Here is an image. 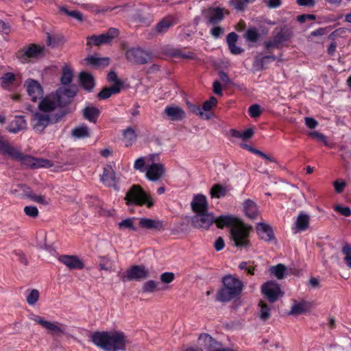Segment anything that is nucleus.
I'll return each instance as SVG.
<instances>
[{
	"label": "nucleus",
	"mask_w": 351,
	"mask_h": 351,
	"mask_svg": "<svg viewBox=\"0 0 351 351\" xmlns=\"http://www.w3.org/2000/svg\"><path fill=\"white\" fill-rule=\"evenodd\" d=\"M90 341L104 351H124L129 340L119 330L95 332L90 335Z\"/></svg>",
	"instance_id": "obj_1"
},
{
	"label": "nucleus",
	"mask_w": 351,
	"mask_h": 351,
	"mask_svg": "<svg viewBox=\"0 0 351 351\" xmlns=\"http://www.w3.org/2000/svg\"><path fill=\"white\" fill-rule=\"evenodd\" d=\"M75 95V88L60 87L54 93L41 96L39 99L38 110L48 114L53 113L62 108L66 99L74 97Z\"/></svg>",
	"instance_id": "obj_2"
},
{
	"label": "nucleus",
	"mask_w": 351,
	"mask_h": 351,
	"mask_svg": "<svg viewBox=\"0 0 351 351\" xmlns=\"http://www.w3.org/2000/svg\"><path fill=\"white\" fill-rule=\"evenodd\" d=\"M223 284L217 295V300L220 302H228L237 297L243 287L242 281L232 275L225 276Z\"/></svg>",
	"instance_id": "obj_3"
},
{
	"label": "nucleus",
	"mask_w": 351,
	"mask_h": 351,
	"mask_svg": "<svg viewBox=\"0 0 351 351\" xmlns=\"http://www.w3.org/2000/svg\"><path fill=\"white\" fill-rule=\"evenodd\" d=\"M125 200L128 206L145 205L147 207L151 208L154 204L152 197L138 185H134L131 187L126 193Z\"/></svg>",
	"instance_id": "obj_4"
},
{
	"label": "nucleus",
	"mask_w": 351,
	"mask_h": 351,
	"mask_svg": "<svg viewBox=\"0 0 351 351\" xmlns=\"http://www.w3.org/2000/svg\"><path fill=\"white\" fill-rule=\"evenodd\" d=\"M250 228L243 224H239L231 228V238L234 244L239 248H247L250 242Z\"/></svg>",
	"instance_id": "obj_5"
},
{
	"label": "nucleus",
	"mask_w": 351,
	"mask_h": 351,
	"mask_svg": "<svg viewBox=\"0 0 351 351\" xmlns=\"http://www.w3.org/2000/svg\"><path fill=\"white\" fill-rule=\"evenodd\" d=\"M32 321L40 325L53 335H63L66 332V326L62 323L47 321L44 317L32 314L29 317Z\"/></svg>",
	"instance_id": "obj_6"
},
{
	"label": "nucleus",
	"mask_w": 351,
	"mask_h": 351,
	"mask_svg": "<svg viewBox=\"0 0 351 351\" xmlns=\"http://www.w3.org/2000/svg\"><path fill=\"white\" fill-rule=\"evenodd\" d=\"M261 291L264 296L271 303L283 295L280 285L274 281L264 283L261 287Z\"/></svg>",
	"instance_id": "obj_7"
},
{
	"label": "nucleus",
	"mask_w": 351,
	"mask_h": 351,
	"mask_svg": "<svg viewBox=\"0 0 351 351\" xmlns=\"http://www.w3.org/2000/svg\"><path fill=\"white\" fill-rule=\"evenodd\" d=\"M165 176V168L164 165L156 161L151 162L146 167L145 177L152 182H157L162 180Z\"/></svg>",
	"instance_id": "obj_8"
},
{
	"label": "nucleus",
	"mask_w": 351,
	"mask_h": 351,
	"mask_svg": "<svg viewBox=\"0 0 351 351\" xmlns=\"http://www.w3.org/2000/svg\"><path fill=\"white\" fill-rule=\"evenodd\" d=\"M45 47L41 45L33 44L25 50L17 53V58L22 63L27 62L31 58H38L43 55Z\"/></svg>",
	"instance_id": "obj_9"
},
{
	"label": "nucleus",
	"mask_w": 351,
	"mask_h": 351,
	"mask_svg": "<svg viewBox=\"0 0 351 351\" xmlns=\"http://www.w3.org/2000/svg\"><path fill=\"white\" fill-rule=\"evenodd\" d=\"M51 122L50 114L37 111L32 114L31 124L36 132H42Z\"/></svg>",
	"instance_id": "obj_10"
},
{
	"label": "nucleus",
	"mask_w": 351,
	"mask_h": 351,
	"mask_svg": "<svg viewBox=\"0 0 351 351\" xmlns=\"http://www.w3.org/2000/svg\"><path fill=\"white\" fill-rule=\"evenodd\" d=\"M198 345L201 350L207 351H234L232 349H222L219 343L208 334H202L198 339Z\"/></svg>",
	"instance_id": "obj_11"
},
{
	"label": "nucleus",
	"mask_w": 351,
	"mask_h": 351,
	"mask_svg": "<svg viewBox=\"0 0 351 351\" xmlns=\"http://www.w3.org/2000/svg\"><path fill=\"white\" fill-rule=\"evenodd\" d=\"M119 34V30L116 28H110L106 34L99 36H92L87 38V44L88 45H100L101 44L109 43L113 38Z\"/></svg>",
	"instance_id": "obj_12"
},
{
	"label": "nucleus",
	"mask_w": 351,
	"mask_h": 351,
	"mask_svg": "<svg viewBox=\"0 0 351 351\" xmlns=\"http://www.w3.org/2000/svg\"><path fill=\"white\" fill-rule=\"evenodd\" d=\"M125 56L128 61L137 64H145L151 59L149 53L140 48L128 49Z\"/></svg>",
	"instance_id": "obj_13"
},
{
	"label": "nucleus",
	"mask_w": 351,
	"mask_h": 351,
	"mask_svg": "<svg viewBox=\"0 0 351 351\" xmlns=\"http://www.w3.org/2000/svg\"><path fill=\"white\" fill-rule=\"evenodd\" d=\"M213 223H215V217L207 211L196 214L192 218L193 226L197 228L207 230Z\"/></svg>",
	"instance_id": "obj_14"
},
{
	"label": "nucleus",
	"mask_w": 351,
	"mask_h": 351,
	"mask_svg": "<svg viewBox=\"0 0 351 351\" xmlns=\"http://www.w3.org/2000/svg\"><path fill=\"white\" fill-rule=\"evenodd\" d=\"M163 116L169 121H180L186 118V112L180 106L170 104L165 108Z\"/></svg>",
	"instance_id": "obj_15"
},
{
	"label": "nucleus",
	"mask_w": 351,
	"mask_h": 351,
	"mask_svg": "<svg viewBox=\"0 0 351 351\" xmlns=\"http://www.w3.org/2000/svg\"><path fill=\"white\" fill-rule=\"evenodd\" d=\"M24 86L28 95L33 101H36L43 95V89L40 84L33 79H27L24 83Z\"/></svg>",
	"instance_id": "obj_16"
},
{
	"label": "nucleus",
	"mask_w": 351,
	"mask_h": 351,
	"mask_svg": "<svg viewBox=\"0 0 351 351\" xmlns=\"http://www.w3.org/2000/svg\"><path fill=\"white\" fill-rule=\"evenodd\" d=\"M14 160H19L23 165L31 168L47 167L51 166V161L45 159L36 158L30 156H24L20 152V157L14 158Z\"/></svg>",
	"instance_id": "obj_17"
},
{
	"label": "nucleus",
	"mask_w": 351,
	"mask_h": 351,
	"mask_svg": "<svg viewBox=\"0 0 351 351\" xmlns=\"http://www.w3.org/2000/svg\"><path fill=\"white\" fill-rule=\"evenodd\" d=\"M149 271L143 266L135 265L132 267L123 276V280H141L148 277Z\"/></svg>",
	"instance_id": "obj_18"
},
{
	"label": "nucleus",
	"mask_w": 351,
	"mask_h": 351,
	"mask_svg": "<svg viewBox=\"0 0 351 351\" xmlns=\"http://www.w3.org/2000/svg\"><path fill=\"white\" fill-rule=\"evenodd\" d=\"M58 261L66 265L69 269H81L84 267V263L81 259L74 255H62L58 257Z\"/></svg>",
	"instance_id": "obj_19"
},
{
	"label": "nucleus",
	"mask_w": 351,
	"mask_h": 351,
	"mask_svg": "<svg viewBox=\"0 0 351 351\" xmlns=\"http://www.w3.org/2000/svg\"><path fill=\"white\" fill-rule=\"evenodd\" d=\"M310 216L304 213H300L298 215L294 225L292 227V231L294 234L305 231L309 226Z\"/></svg>",
	"instance_id": "obj_20"
},
{
	"label": "nucleus",
	"mask_w": 351,
	"mask_h": 351,
	"mask_svg": "<svg viewBox=\"0 0 351 351\" xmlns=\"http://www.w3.org/2000/svg\"><path fill=\"white\" fill-rule=\"evenodd\" d=\"M0 154L14 159L20 157V149L12 146L3 137H0Z\"/></svg>",
	"instance_id": "obj_21"
},
{
	"label": "nucleus",
	"mask_w": 351,
	"mask_h": 351,
	"mask_svg": "<svg viewBox=\"0 0 351 351\" xmlns=\"http://www.w3.org/2000/svg\"><path fill=\"white\" fill-rule=\"evenodd\" d=\"M191 208L196 213L206 212L208 209L207 199L205 195L199 194L193 197L191 202Z\"/></svg>",
	"instance_id": "obj_22"
},
{
	"label": "nucleus",
	"mask_w": 351,
	"mask_h": 351,
	"mask_svg": "<svg viewBox=\"0 0 351 351\" xmlns=\"http://www.w3.org/2000/svg\"><path fill=\"white\" fill-rule=\"evenodd\" d=\"M101 180L106 186L116 188L117 180L111 166H106L104 168Z\"/></svg>",
	"instance_id": "obj_23"
},
{
	"label": "nucleus",
	"mask_w": 351,
	"mask_h": 351,
	"mask_svg": "<svg viewBox=\"0 0 351 351\" xmlns=\"http://www.w3.org/2000/svg\"><path fill=\"white\" fill-rule=\"evenodd\" d=\"M159 158L158 154H150L145 157H140L137 158L134 163V168L141 172H146V167L151 162L156 161Z\"/></svg>",
	"instance_id": "obj_24"
},
{
	"label": "nucleus",
	"mask_w": 351,
	"mask_h": 351,
	"mask_svg": "<svg viewBox=\"0 0 351 351\" xmlns=\"http://www.w3.org/2000/svg\"><path fill=\"white\" fill-rule=\"evenodd\" d=\"M208 19V23L215 25L221 21L223 19V10L219 8H209L205 14Z\"/></svg>",
	"instance_id": "obj_25"
},
{
	"label": "nucleus",
	"mask_w": 351,
	"mask_h": 351,
	"mask_svg": "<svg viewBox=\"0 0 351 351\" xmlns=\"http://www.w3.org/2000/svg\"><path fill=\"white\" fill-rule=\"evenodd\" d=\"M27 128V123L23 116H16L10 121L7 127V130L11 133H18L19 132Z\"/></svg>",
	"instance_id": "obj_26"
},
{
	"label": "nucleus",
	"mask_w": 351,
	"mask_h": 351,
	"mask_svg": "<svg viewBox=\"0 0 351 351\" xmlns=\"http://www.w3.org/2000/svg\"><path fill=\"white\" fill-rule=\"evenodd\" d=\"M140 227L149 230H161L164 228V223L162 221L155 220L146 217L138 219Z\"/></svg>",
	"instance_id": "obj_27"
},
{
	"label": "nucleus",
	"mask_w": 351,
	"mask_h": 351,
	"mask_svg": "<svg viewBox=\"0 0 351 351\" xmlns=\"http://www.w3.org/2000/svg\"><path fill=\"white\" fill-rule=\"evenodd\" d=\"M82 112L84 117L92 123H95L97 121L101 112L97 107L92 104L86 105Z\"/></svg>",
	"instance_id": "obj_28"
},
{
	"label": "nucleus",
	"mask_w": 351,
	"mask_h": 351,
	"mask_svg": "<svg viewBox=\"0 0 351 351\" xmlns=\"http://www.w3.org/2000/svg\"><path fill=\"white\" fill-rule=\"evenodd\" d=\"M256 231L260 238L265 241H270L274 237L271 228L265 223H259Z\"/></svg>",
	"instance_id": "obj_29"
},
{
	"label": "nucleus",
	"mask_w": 351,
	"mask_h": 351,
	"mask_svg": "<svg viewBox=\"0 0 351 351\" xmlns=\"http://www.w3.org/2000/svg\"><path fill=\"white\" fill-rule=\"evenodd\" d=\"M311 308V304L309 302L302 300L295 303L289 312V315H298L308 312Z\"/></svg>",
	"instance_id": "obj_30"
},
{
	"label": "nucleus",
	"mask_w": 351,
	"mask_h": 351,
	"mask_svg": "<svg viewBox=\"0 0 351 351\" xmlns=\"http://www.w3.org/2000/svg\"><path fill=\"white\" fill-rule=\"evenodd\" d=\"M243 210L245 215L250 219H256L258 216L257 206L250 199H246L243 202Z\"/></svg>",
	"instance_id": "obj_31"
},
{
	"label": "nucleus",
	"mask_w": 351,
	"mask_h": 351,
	"mask_svg": "<svg viewBox=\"0 0 351 351\" xmlns=\"http://www.w3.org/2000/svg\"><path fill=\"white\" fill-rule=\"evenodd\" d=\"M80 80L84 89L90 91L95 86L94 79L90 73L82 72L80 75Z\"/></svg>",
	"instance_id": "obj_32"
},
{
	"label": "nucleus",
	"mask_w": 351,
	"mask_h": 351,
	"mask_svg": "<svg viewBox=\"0 0 351 351\" xmlns=\"http://www.w3.org/2000/svg\"><path fill=\"white\" fill-rule=\"evenodd\" d=\"M87 64L91 65L95 67L106 66L109 64V58H99L97 56H90L85 59Z\"/></svg>",
	"instance_id": "obj_33"
},
{
	"label": "nucleus",
	"mask_w": 351,
	"mask_h": 351,
	"mask_svg": "<svg viewBox=\"0 0 351 351\" xmlns=\"http://www.w3.org/2000/svg\"><path fill=\"white\" fill-rule=\"evenodd\" d=\"M165 287L161 286L160 283L154 280H149L146 282L142 288V290L145 293H154L155 291H159L164 290Z\"/></svg>",
	"instance_id": "obj_34"
},
{
	"label": "nucleus",
	"mask_w": 351,
	"mask_h": 351,
	"mask_svg": "<svg viewBox=\"0 0 351 351\" xmlns=\"http://www.w3.org/2000/svg\"><path fill=\"white\" fill-rule=\"evenodd\" d=\"M186 104L189 112L191 113L198 115L202 119L208 120L210 119V115L207 112H203L199 106L189 101H186Z\"/></svg>",
	"instance_id": "obj_35"
},
{
	"label": "nucleus",
	"mask_w": 351,
	"mask_h": 351,
	"mask_svg": "<svg viewBox=\"0 0 351 351\" xmlns=\"http://www.w3.org/2000/svg\"><path fill=\"white\" fill-rule=\"evenodd\" d=\"M121 90L119 84H113L112 86L105 88L98 93V97L101 99H106L112 95L117 94Z\"/></svg>",
	"instance_id": "obj_36"
},
{
	"label": "nucleus",
	"mask_w": 351,
	"mask_h": 351,
	"mask_svg": "<svg viewBox=\"0 0 351 351\" xmlns=\"http://www.w3.org/2000/svg\"><path fill=\"white\" fill-rule=\"evenodd\" d=\"M123 136L126 147L131 146L136 139L135 130L130 127L123 130Z\"/></svg>",
	"instance_id": "obj_37"
},
{
	"label": "nucleus",
	"mask_w": 351,
	"mask_h": 351,
	"mask_svg": "<svg viewBox=\"0 0 351 351\" xmlns=\"http://www.w3.org/2000/svg\"><path fill=\"white\" fill-rule=\"evenodd\" d=\"M40 298V293L37 289H27L25 291V298L27 303L30 306H34Z\"/></svg>",
	"instance_id": "obj_38"
},
{
	"label": "nucleus",
	"mask_w": 351,
	"mask_h": 351,
	"mask_svg": "<svg viewBox=\"0 0 351 351\" xmlns=\"http://www.w3.org/2000/svg\"><path fill=\"white\" fill-rule=\"evenodd\" d=\"M226 187L221 184H216L210 189V196L212 198H221L224 197L227 193Z\"/></svg>",
	"instance_id": "obj_39"
},
{
	"label": "nucleus",
	"mask_w": 351,
	"mask_h": 351,
	"mask_svg": "<svg viewBox=\"0 0 351 351\" xmlns=\"http://www.w3.org/2000/svg\"><path fill=\"white\" fill-rule=\"evenodd\" d=\"M230 134L233 137L241 138L242 140H247L252 136L254 131L251 128H248L244 131H238L237 130L232 129L230 131Z\"/></svg>",
	"instance_id": "obj_40"
},
{
	"label": "nucleus",
	"mask_w": 351,
	"mask_h": 351,
	"mask_svg": "<svg viewBox=\"0 0 351 351\" xmlns=\"http://www.w3.org/2000/svg\"><path fill=\"white\" fill-rule=\"evenodd\" d=\"M234 222V218L230 215H221L218 218H215V223L219 228L231 226Z\"/></svg>",
	"instance_id": "obj_41"
},
{
	"label": "nucleus",
	"mask_w": 351,
	"mask_h": 351,
	"mask_svg": "<svg viewBox=\"0 0 351 351\" xmlns=\"http://www.w3.org/2000/svg\"><path fill=\"white\" fill-rule=\"evenodd\" d=\"M72 135L77 138H84L90 136V130L86 125H82L72 130Z\"/></svg>",
	"instance_id": "obj_42"
},
{
	"label": "nucleus",
	"mask_w": 351,
	"mask_h": 351,
	"mask_svg": "<svg viewBox=\"0 0 351 351\" xmlns=\"http://www.w3.org/2000/svg\"><path fill=\"white\" fill-rule=\"evenodd\" d=\"M136 220V218H127L121 221H120L118 223V227L121 230H131V231H136V228L134 226V221Z\"/></svg>",
	"instance_id": "obj_43"
},
{
	"label": "nucleus",
	"mask_w": 351,
	"mask_h": 351,
	"mask_svg": "<svg viewBox=\"0 0 351 351\" xmlns=\"http://www.w3.org/2000/svg\"><path fill=\"white\" fill-rule=\"evenodd\" d=\"M286 267L282 264H278L269 268L270 273L278 279H282L286 274Z\"/></svg>",
	"instance_id": "obj_44"
},
{
	"label": "nucleus",
	"mask_w": 351,
	"mask_h": 351,
	"mask_svg": "<svg viewBox=\"0 0 351 351\" xmlns=\"http://www.w3.org/2000/svg\"><path fill=\"white\" fill-rule=\"evenodd\" d=\"M73 80V71L68 66H64L62 75L61 77V83L62 85L67 86L70 84Z\"/></svg>",
	"instance_id": "obj_45"
},
{
	"label": "nucleus",
	"mask_w": 351,
	"mask_h": 351,
	"mask_svg": "<svg viewBox=\"0 0 351 351\" xmlns=\"http://www.w3.org/2000/svg\"><path fill=\"white\" fill-rule=\"evenodd\" d=\"M173 24V23L171 18H165L158 23L156 27V30L160 34L165 33Z\"/></svg>",
	"instance_id": "obj_46"
},
{
	"label": "nucleus",
	"mask_w": 351,
	"mask_h": 351,
	"mask_svg": "<svg viewBox=\"0 0 351 351\" xmlns=\"http://www.w3.org/2000/svg\"><path fill=\"white\" fill-rule=\"evenodd\" d=\"M255 0H231L230 5L238 11H242L249 4L252 3Z\"/></svg>",
	"instance_id": "obj_47"
},
{
	"label": "nucleus",
	"mask_w": 351,
	"mask_h": 351,
	"mask_svg": "<svg viewBox=\"0 0 351 351\" xmlns=\"http://www.w3.org/2000/svg\"><path fill=\"white\" fill-rule=\"evenodd\" d=\"M60 11L62 13L66 14L69 16H71L78 21H83V14L82 12L77 10H69L66 7H60L59 8Z\"/></svg>",
	"instance_id": "obj_48"
},
{
	"label": "nucleus",
	"mask_w": 351,
	"mask_h": 351,
	"mask_svg": "<svg viewBox=\"0 0 351 351\" xmlns=\"http://www.w3.org/2000/svg\"><path fill=\"white\" fill-rule=\"evenodd\" d=\"M259 317L261 319L265 321L270 317V308L263 302L259 303Z\"/></svg>",
	"instance_id": "obj_49"
},
{
	"label": "nucleus",
	"mask_w": 351,
	"mask_h": 351,
	"mask_svg": "<svg viewBox=\"0 0 351 351\" xmlns=\"http://www.w3.org/2000/svg\"><path fill=\"white\" fill-rule=\"evenodd\" d=\"M28 197L33 202H35L40 204L47 205L49 203L48 199L45 195H37L34 193H30L28 195Z\"/></svg>",
	"instance_id": "obj_50"
},
{
	"label": "nucleus",
	"mask_w": 351,
	"mask_h": 351,
	"mask_svg": "<svg viewBox=\"0 0 351 351\" xmlns=\"http://www.w3.org/2000/svg\"><path fill=\"white\" fill-rule=\"evenodd\" d=\"M15 80V76L12 73H7L5 75H3L1 78V86L4 88H7L9 85L14 82Z\"/></svg>",
	"instance_id": "obj_51"
},
{
	"label": "nucleus",
	"mask_w": 351,
	"mask_h": 351,
	"mask_svg": "<svg viewBox=\"0 0 351 351\" xmlns=\"http://www.w3.org/2000/svg\"><path fill=\"white\" fill-rule=\"evenodd\" d=\"M46 42L47 45L54 47L60 43H62L63 38L58 36L52 37L49 33H47Z\"/></svg>",
	"instance_id": "obj_52"
},
{
	"label": "nucleus",
	"mask_w": 351,
	"mask_h": 351,
	"mask_svg": "<svg viewBox=\"0 0 351 351\" xmlns=\"http://www.w3.org/2000/svg\"><path fill=\"white\" fill-rule=\"evenodd\" d=\"M342 252L345 255L344 260L347 265L351 268V247L348 244L345 245L342 248Z\"/></svg>",
	"instance_id": "obj_53"
},
{
	"label": "nucleus",
	"mask_w": 351,
	"mask_h": 351,
	"mask_svg": "<svg viewBox=\"0 0 351 351\" xmlns=\"http://www.w3.org/2000/svg\"><path fill=\"white\" fill-rule=\"evenodd\" d=\"M245 38L251 42H256L259 38V34L255 29H250L245 34Z\"/></svg>",
	"instance_id": "obj_54"
},
{
	"label": "nucleus",
	"mask_w": 351,
	"mask_h": 351,
	"mask_svg": "<svg viewBox=\"0 0 351 351\" xmlns=\"http://www.w3.org/2000/svg\"><path fill=\"white\" fill-rule=\"evenodd\" d=\"M24 213L31 217H36L38 215V210L36 206H27L24 208Z\"/></svg>",
	"instance_id": "obj_55"
},
{
	"label": "nucleus",
	"mask_w": 351,
	"mask_h": 351,
	"mask_svg": "<svg viewBox=\"0 0 351 351\" xmlns=\"http://www.w3.org/2000/svg\"><path fill=\"white\" fill-rule=\"evenodd\" d=\"M308 135L313 138H316L318 141H322L325 145H328V141L326 140V137L323 134L319 133L317 131H313V132H309Z\"/></svg>",
	"instance_id": "obj_56"
},
{
	"label": "nucleus",
	"mask_w": 351,
	"mask_h": 351,
	"mask_svg": "<svg viewBox=\"0 0 351 351\" xmlns=\"http://www.w3.org/2000/svg\"><path fill=\"white\" fill-rule=\"evenodd\" d=\"M333 186L335 191L337 193H341L346 187V183L342 180H337L333 182Z\"/></svg>",
	"instance_id": "obj_57"
},
{
	"label": "nucleus",
	"mask_w": 351,
	"mask_h": 351,
	"mask_svg": "<svg viewBox=\"0 0 351 351\" xmlns=\"http://www.w3.org/2000/svg\"><path fill=\"white\" fill-rule=\"evenodd\" d=\"M335 210L346 217L350 216L351 215V210L350 208L348 206H341L340 205H337L335 206Z\"/></svg>",
	"instance_id": "obj_58"
},
{
	"label": "nucleus",
	"mask_w": 351,
	"mask_h": 351,
	"mask_svg": "<svg viewBox=\"0 0 351 351\" xmlns=\"http://www.w3.org/2000/svg\"><path fill=\"white\" fill-rule=\"evenodd\" d=\"M175 276L172 272H165L160 276V280L164 283H170L174 280Z\"/></svg>",
	"instance_id": "obj_59"
},
{
	"label": "nucleus",
	"mask_w": 351,
	"mask_h": 351,
	"mask_svg": "<svg viewBox=\"0 0 351 351\" xmlns=\"http://www.w3.org/2000/svg\"><path fill=\"white\" fill-rule=\"evenodd\" d=\"M260 106L257 104H254L249 108V113L252 117H257L261 114Z\"/></svg>",
	"instance_id": "obj_60"
},
{
	"label": "nucleus",
	"mask_w": 351,
	"mask_h": 351,
	"mask_svg": "<svg viewBox=\"0 0 351 351\" xmlns=\"http://www.w3.org/2000/svg\"><path fill=\"white\" fill-rule=\"evenodd\" d=\"M178 57H181L186 59H195L196 58V55L194 52L192 51H187V52H183L181 51H179L176 54Z\"/></svg>",
	"instance_id": "obj_61"
},
{
	"label": "nucleus",
	"mask_w": 351,
	"mask_h": 351,
	"mask_svg": "<svg viewBox=\"0 0 351 351\" xmlns=\"http://www.w3.org/2000/svg\"><path fill=\"white\" fill-rule=\"evenodd\" d=\"M107 79L108 82H113L114 84H119V87H121L122 83L118 80L117 74L114 71H111L108 74Z\"/></svg>",
	"instance_id": "obj_62"
},
{
	"label": "nucleus",
	"mask_w": 351,
	"mask_h": 351,
	"mask_svg": "<svg viewBox=\"0 0 351 351\" xmlns=\"http://www.w3.org/2000/svg\"><path fill=\"white\" fill-rule=\"evenodd\" d=\"M305 124L308 128L313 129L317 127L318 123L313 118L306 117L305 118Z\"/></svg>",
	"instance_id": "obj_63"
},
{
	"label": "nucleus",
	"mask_w": 351,
	"mask_h": 351,
	"mask_svg": "<svg viewBox=\"0 0 351 351\" xmlns=\"http://www.w3.org/2000/svg\"><path fill=\"white\" fill-rule=\"evenodd\" d=\"M210 34L214 38H218L223 34V29L221 27H215L211 29Z\"/></svg>",
	"instance_id": "obj_64"
}]
</instances>
